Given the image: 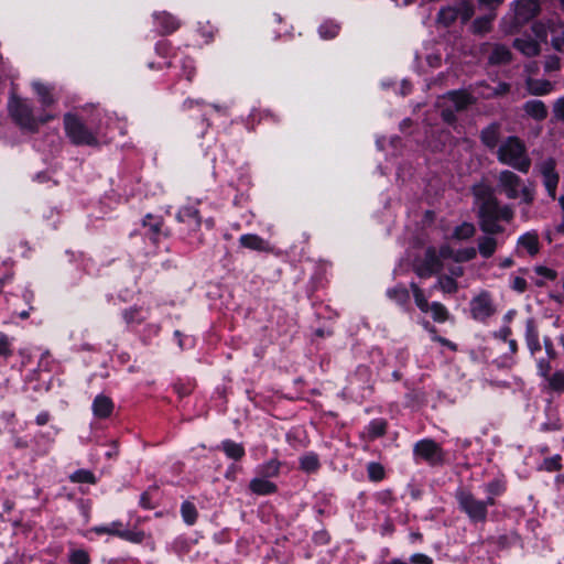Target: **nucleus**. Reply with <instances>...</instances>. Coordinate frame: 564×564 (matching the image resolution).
Returning a JSON list of instances; mask_svg holds the SVG:
<instances>
[{
	"mask_svg": "<svg viewBox=\"0 0 564 564\" xmlns=\"http://www.w3.org/2000/svg\"><path fill=\"white\" fill-rule=\"evenodd\" d=\"M497 160L521 173H528L531 159L525 143L516 135L502 140L496 150Z\"/></svg>",
	"mask_w": 564,
	"mask_h": 564,
	"instance_id": "nucleus-2",
	"label": "nucleus"
},
{
	"mask_svg": "<svg viewBox=\"0 0 564 564\" xmlns=\"http://www.w3.org/2000/svg\"><path fill=\"white\" fill-rule=\"evenodd\" d=\"M300 467L305 473H314L319 468L318 456L314 453H307L300 458Z\"/></svg>",
	"mask_w": 564,
	"mask_h": 564,
	"instance_id": "nucleus-36",
	"label": "nucleus"
},
{
	"mask_svg": "<svg viewBox=\"0 0 564 564\" xmlns=\"http://www.w3.org/2000/svg\"><path fill=\"white\" fill-rule=\"evenodd\" d=\"M440 256L436 254L435 250L429 249L425 254L424 264L417 269V273L421 276H430L441 270Z\"/></svg>",
	"mask_w": 564,
	"mask_h": 564,
	"instance_id": "nucleus-18",
	"label": "nucleus"
},
{
	"mask_svg": "<svg viewBox=\"0 0 564 564\" xmlns=\"http://www.w3.org/2000/svg\"><path fill=\"white\" fill-rule=\"evenodd\" d=\"M543 468L547 471H554L561 469L560 456L547 458L543 463Z\"/></svg>",
	"mask_w": 564,
	"mask_h": 564,
	"instance_id": "nucleus-56",
	"label": "nucleus"
},
{
	"mask_svg": "<svg viewBox=\"0 0 564 564\" xmlns=\"http://www.w3.org/2000/svg\"><path fill=\"white\" fill-rule=\"evenodd\" d=\"M93 531L97 534H110V535H117L119 538L130 540V541H137L134 539V534L130 532L129 530L123 529V525L120 521H113L106 525H98L93 529Z\"/></svg>",
	"mask_w": 564,
	"mask_h": 564,
	"instance_id": "nucleus-15",
	"label": "nucleus"
},
{
	"mask_svg": "<svg viewBox=\"0 0 564 564\" xmlns=\"http://www.w3.org/2000/svg\"><path fill=\"white\" fill-rule=\"evenodd\" d=\"M556 162L552 158H547L538 164V170L543 178V185L553 199L556 197V188L558 185L560 176L555 170Z\"/></svg>",
	"mask_w": 564,
	"mask_h": 564,
	"instance_id": "nucleus-12",
	"label": "nucleus"
},
{
	"mask_svg": "<svg viewBox=\"0 0 564 564\" xmlns=\"http://www.w3.org/2000/svg\"><path fill=\"white\" fill-rule=\"evenodd\" d=\"M553 112L557 119L564 120V98H560L555 101Z\"/></svg>",
	"mask_w": 564,
	"mask_h": 564,
	"instance_id": "nucleus-60",
	"label": "nucleus"
},
{
	"mask_svg": "<svg viewBox=\"0 0 564 564\" xmlns=\"http://www.w3.org/2000/svg\"><path fill=\"white\" fill-rule=\"evenodd\" d=\"M411 564H432L433 561L430 556L422 554V553H415L410 557Z\"/></svg>",
	"mask_w": 564,
	"mask_h": 564,
	"instance_id": "nucleus-58",
	"label": "nucleus"
},
{
	"mask_svg": "<svg viewBox=\"0 0 564 564\" xmlns=\"http://www.w3.org/2000/svg\"><path fill=\"white\" fill-rule=\"evenodd\" d=\"M527 89L531 95L543 96L550 94L553 90V85L551 82L545 79L528 78Z\"/></svg>",
	"mask_w": 564,
	"mask_h": 564,
	"instance_id": "nucleus-25",
	"label": "nucleus"
},
{
	"mask_svg": "<svg viewBox=\"0 0 564 564\" xmlns=\"http://www.w3.org/2000/svg\"><path fill=\"white\" fill-rule=\"evenodd\" d=\"M31 85L42 107H50L55 102L56 99L54 97L53 86L44 84L40 80H33Z\"/></svg>",
	"mask_w": 564,
	"mask_h": 564,
	"instance_id": "nucleus-16",
	"label": "nucleus"
},
{
	"mask_svg": "<svg viewBox=\"0 0 564 564\" xmlns=\"http://www.w3.org/2000/svg\"><path fill=\"white\" fill-rule=\"evenodd\" d=\"M239 243L241 247L254 251L269 252L272 250L269 241L264 240L263 238L254 234L241 235L239 238Z\"/></svg>",
	"mask_w": 564,
	"mask_h": 564,
	"instance_id": "nucleus-17",
	"label": "nucleus"
},
{
	"mask_svg": "<svg viewBox=\"0 0 564 564\" xmlns=\"http://www.w3.org/2000/svg\"><path fill=\"white\" fill-rule=\"evenodd\" d=\"M535 273L540 276H542L545 280H555L556 279V272L553 269H550L547 267L538 265L534 269Z\"/></svg>",
	"mask_w": 564,
	"mask_h": 564,
	"instance_id": "nucleus-55",
	"label": "nucleus"
},
{
	"mask_svg": "<svg viewBox=\"0 0 564 564\" xmlns=\"http://www.w3.org/2000/svg\"><path fill=\"white\" fill-rule=\"evenodd\" d=\"M8 111L11 118L23 129L36 131L40 124H44L55 118L54 115L44 113L34 116L32 105L23 98L15 95L14 91L8 101Z\"/></svg>",
	"mask_w": 564,
	"mask_h": 564,
	"instance_id": "nucleus-3",
	"label": "nucleus"
},
{
	"mask_svg": "<svg viewBox=\"0 0 564 564\" xmlns=\"http://www.w3.org/2000/svg\"><path fill=\"white\" fill-rule=\"evenodd\" d=\"M452 4L462 22H467L474 15L475 10L471 0H453Z\"/></svg>",
	"mask_w": 564,
	"mask_h": 564,
	"instance_id": "nucleus-29",
	"label": "nucleus"
},
{
	"mask_svg": "<svg viewBox=\"0 0 564 564\" xmlns=\"http://www.w3.org/2000/svg\"><path fill=\"white\" fill-rule=\"evenodd\" d=\"M513 13L508 18H503L501 21V28L505 33L513 34L532 18H534L540 10L536 0H516L512 4Z\"/></svg>",
	"mask_w": 564,
	"mask_h": 564,
	"instance_id": "nucleus-5",
	"label": "nucleus"
},
{
	"mask_svg": "<svg viewBox=\"0 0 564 564\" xmlns=\"http://www.w3.org/2000/svg\"><path fill=\"white\" fill-rule=\"evenodd\" d=\"M69 478L73 482H82V484H84V482L95 484L96 482L95 475L90 470H87V469L76 470L75 473H73L70 475Z\"/></svg>",
	"mask_w": 564,
	"mask_h": 564,
	"instance_id": "nucleus-44",
	"label": "nucleus"
},
{
	"mask_svg": "<svg viewBox=\"0 0 564 564\" xmlns=\"http://www.w3.org/2000/svg\"><path fill=\"white\" fill-rule=\"evenodd\" d=\"M538 373L545 380L550 377L551 364L549 360L541 358L536 361Z\"/></svg>",
	"mask_w": 564,
	"mask_h": 564,
	"instance_id": "nucleus-54",
	"label": "nucleus"
},
{
	"mask_svg": "<svg viewBox=\"0 0 564 564\" xmlns=\"http://www.w3.org/2000/svg\"><path fill=\"white\" fill-rule=\"evenodd\" d=\"M148 317V312L142 308L131 307L123 312V318L129 325H139Z\"/></svg>",
	"mask_w": 564,
	"mask_h": 564,
	"instance_id": "nucleus-35",
	"label": "nucleus"
},
{
	"mask_svg": "<svg viewBox=\"0 0 564 564\" xmlns=\"http://www.w3.org/2000/svg\"><path fill=\"white\" fill-rule=\"evenodd\" d=\"M249 488L257 495H270L276 491L275 484L260 476L251 479Z\"/></svg>",
	"mask_w": 564,
	"mask_h": 564,
	"instance_id": "nucleus-23",
	"label": "nucleus"
},
{
	"mask_svg": "<svg viewBox=\"0 0 564 564\" xmlns=\"http://www.w3.org/2000/svg\"><path fill=\"white\" fill-rule=\"evenodd\" d=\"M547 386L552 391L564 392V371H555L547 379Z\"/></svg>",
	"mask_w": 564,
	"mask_h": 564,
	"instance_id": "nucleus-40",
	"label": "nucleus"
},
{
	"mask_svg": "<svg viewBox=\"0 0 564 564\" xmlns=\"http://www.w3.org/2000/svg\"><path fill=\"white\" fill-rule=\"evenodd\" d=\"M257 473L263 478L276 477L280 473V462L276 459H270L259 465Z\"/></svg>",
	"mask_w": 564,
	"mask_h": 564,
	"instance_id": "nucleus-33",
	"label": "nucleus"
},
{
	"mask_svg": "<svg viewBox=\"0 0 564 564\" xmlns=\"http://www.w3.org/2000/svg\"><path fill=\"white\" fill-rule=\"evenodd\" d=\"M367 433L370 438H377L386 433V422L383 420H373L367 426Z\"/></svg>",
	"mask_w": 564,
	"mask_h": 564,
	"instance_id": "nucleus-43",
	"label": "nucleus"
},
{
	"mask_svg": "<svg viewBox=\"0 0 564 564\" xmlns=\"http://www.w3.org/2000/svg\"><path fill=\"white\" fill-rule=\"evenodd\" d=\"M50 421V414L47 412H41L36 415L35 422L37 425H44Z\"/></svg>",
	"mask_w": 564,
	"mask_h": 564,
	"instance_id": "nucleus-63",
	"label": "nucleus"
},
{
	"mask_svg": "<svg viewBox=\"0 0 564 564\" xmlns=\"http://www.w3.org/2000/svg\"><path fill=\"white\" fill-rule=\"evenodd\" d=\"M502 2L503 0H478L480 9L487 10L488 13H496L495 11Z\"/></svg>",
	"mask_w": 564,
	"mask_h": 564,
	"instance_id": "nucleus-53",
	"label": "nucleus"
},
{
	"mask_svg": "<svg viewBox=\"0 0 564 564\" xmlns=\"http://www.w3.org/2000/svg\"><path fill=\"white\" fill-rule=\"evenodd\" d=\"M510 335L511 329L509 326H503L498 332L495 333V336L502 340H507Z\"/></svg>",
	"mask_w": 564,
	"mask_h": 564,
	"instance_id": "nucleus-62",
	"label": "nucleus"
},
{
	"mask_svg": "<svg viewBox=\"0 0 564 564\" xmlns=\"http://www.w3.org/2000/svg\"><path fill=\"white\" fill-rule=\"evenodd\" d=\"M181 514L184 522L192 525L196 522L198 512L194 503L191 501H184L181 506Z\"/></svg>",
	"mask_w": 564,
	"mask_h": 564,
	"instance_id": "nucleus-38",
	"label": "nucleus"
},
{
	"mask_svg": "<svg viewBox=\"0 0 564 564\" xmlns=\"http://www.w3.org/2000/svg\"><path fill=\"white\" fill-rule=\"evenodd\" d=\"M512 53L503 44H495L492 46L491 53L488 56V62L491 65H500V64H507L511 61Z\"/></svg>",
	"mask_w": 564,
	"mask_h": 564,
	"instance_id": "nucleus-21",
	"label": "nucleus"
},
{
	"mask_svg": "<svg viewBox=\"0 0 564 564\" xmlns=\"http://www.w3.org/2000/svg\"><path fill=\"white\" fill-rule=\"evenodd\" d=\"M498 246V241L491 235L487 234L486 236L478 238V251L480 256L485 259H488L494 256Z\"/></svg>",
	"mask_w": 564,
	"mask_h": 564,
	"instance_id": "nucleus-28",
	"label": "nucleus"
},
{
	"mask_svg": "<svg viewBox=\"0 0 564 564\" xmlns=\"http://www.w3.org/2000/svg\"><path fill=\"white\" fill-rule=\"evenodd\" d=\"M476 254L477 250L475 248H465L457 251L455 254L453 250L447 246L441 248V258H454L457 262L471 260L476 257Z\"/></svg>",
	"mask_w": 564,
	"mask_h": 564,
	"instance_id": "nucleus-26",
	"label": "nucleus"
},
{
	"mask_svg": "<svg viewBox=\"0 0 564 564\" xmlns=\"http://www.w3.org/2000/svg\"><path fill=\"white\" fill-rule=\"evenodd\" d=\"M64 127L67 137L77 145H95L97 139L95 134L74 115L66 113L64 117Z\"/></svg>",
	"mask_w": 564,
	"mask_h": 564,
	"instance_id": "nucleus-8",
	"label": "nucleus"
},
{
	"mask_svg": "<svg viewBox=\"0 0 564 564\" xmlns=\"http://www.w3.org/2000/svg\"><path fill=\"white\" fill-rule=\"evenodd\" d=\"M458 19L456 10L453 4L442 8L437 14V22L448 26Z\"/></svg>",
	"mask_w": 564,
	"mask_h": 564,
	"instance_id": "nucleus-37",
	"label": "nucleus"
},
{
	"mask_svg": "<svg viewBox=\"0 0 564 564\" xmlns=\"http://www.w3.org/2000/svg\"><path fill=\"white\" fill-rule=\"evenodd\" d=\"M560 68V58L555 55H551L545 59L544 69L550 73Z\"/></svg>",
	"mask_w": 564,
	"mask_h": 564,
	"instance_id": "nucleus-57",
	"label": "nucleus"
},
{
	"mask_svg": "<svg viewBox=\"0 0 564 564\" xmlns=\"http://www.w3.org/2000/svg\"><path fill=\"white\" fill-rule=\"evenodd\" d=\"M486 88H487V90L482 91L481 95L485 98H490V97H494V96H501V95L507 94L509 91V89H510V86L507 83H499L494 88H490V87H486Z\"/></svg>",
	"mask_w": 564,
	"mask_h": 564,
	"instance_id": "nucleus-48",
	"label": "nucleus"
},
{
	"mask_svg": "<svg viewBox=\"0 0 564 564\" xmlns=\"http://www.w3.org/2000/svg\"><path fill=\"white\" fill-rule=\"evenodd\" d=\"M505 490V486L499 480L490 481L485 486V492L487 494V497H492V500L495 501V497L500 496Z\"/></svg>",
	"mask_w": 564,
	"mask_h": 564,
	"instance_id": "nucleus-47",
	"label": "nucleus"
},
{
	"mask_svg": "<svg viewBox=\"0 0 564 564\" xmlns=\"http://www.w3.org/2000/svg\"><path fill=\"white\" fill-rule=\"evenodd\" d=\"M440 288L444 293H455L457 290L456 281L451 276H441L433 289Z\"/></svg>",
	"mask_w": 564,
	"mask_h": 564,
	"instance_id": "nucleus-46",
	"label": "nucleus"
},
{
	"mask_svg": "<svg viewBox=\"0 0 564 564\" xmlns=\"http://www.w3.org/2000/svg\"><path fill=\"white\" fill-rule=\"evenodd\" d=\"M455 497L459 509L474 522H484L487 518V508L494 506L492 497L479 500L471 492L464 489H458Z\"/></svg>",
	"mask_w": 564,
	"mask_h": 564,
	"instance_id": "nucleus-6",
	"label": "nucleus"
},
{
	"mask_svg": "<svg viewBox=\"0 0 564 564\" xmlns=\"http://www.w3.org/2000/svg\"><path fill=\"white\" fill-rule=\"evenodd\" d=\"M511 288L519 293L524 292L527 290L525 279L521 276H514L511 282Z\"/></svg>",
	"mask_w": 564,
	"mask_h": 564,
	"instance_id": "nucleus-59",
	"label": "nucleus"
},
{
	"mask_svg": "<svg viewBox=\"0 0 564 564\" xmlns=\"http://www.w3.org/2000/svg\"><path fill=\"white\" fill-rule=\"evenodd\" d=\"M532 34L516 37L513 47L527 57H533L541 53V43L546 41V26L542 22H535L531 26Z\"/></svg>",
	"mask_w": 564,
	"mask_h": 564,
	"instance_id": "nucleus-7",
	"label": "nucleus"
},
{
	"mask_svg": "<svg viewBox=\"0 0 564 564\" xmlns=\"http://www.w3.org/2000/svg\"><path fill=\"white\" fill-rule=\"evenodd\" d=\"M9 354V343L6 335L0 334V356Z\"/></svg>",
	"mask_w": 564,
	"mask_h": 564,
	"instance_id": "nucleus-61",
	"label": "nucleus"
},
{
	"mask_svg": "<svg viewBox=\"0 0 564 564\" xmlns=\"http://www.w3.org/2000/svg\"><path fill=\"white\" fill-rule=\"evenodd\" d=\"M523 109L527 115L536 120H543L547 116V109L544 102L538 99L527 101Z\"/></svg>",
	"mask_w": 564,
	"mask_h": 564,
	"instance_id": "nucleus-27",
	"label": "nucleus"
},
{
	"mask_svg": "<svg viewBox=\"0 0 564 564\" xmlns=\"http://www.w3.org/2000/svg\"><path fill=\"white\" fill-rule=\"evenodd\" d=\"M518 247L524 249L530 256H534L539 251V237L534 231L527 232L519 237Z\"/></svg>",
	"mask_w": 564,
	"mask_h": 564,
	"instance_id": "nucleus-24",
	"label": "nucleus"
},
{
	"mask_svg": "<svg viewBox=\"0 0 564 564\" xmlns=\"http://www.w3.org/2000/svg\"><path fill=\"white\" fill-rule=\"evenodd\" d=\"M93 413L98 419L110 416L113 411L111 399L105 394H98L93 401Z\"/></svg>",
	"mask_w": 564,
	"mask_h": 564,
	"instance_id": "nucleus-19",
	"label": "nucleus"
},
{
	"mask_svg": "<svg viewBox=\"0 0 564 564\" xmlns=\"http://www.w3.org/2000/svg\"><path fill=\"white\" fill-rule=\"evenodd\" d=\"M338 32L339 25L332 21L324 22L323 24H321L318 29L321 37L325 40L334 39L338 34Z\"/></svg>",
	"mask_w": 564,
	"mask_h": 564,
	"instance_id": "nucleus-41",
	"label": "nucleus"
},
{
	"mask_svg": "<svg viewBox=\"0 0 564 564\" xmlns=\"http://www.w3.org/2000/svg\"><path fill=\"white\" fill-rule=\"evenodd\" d=\"M411 289L413 292V296H414L416 306L423 313H427L430 311L431 304H429L427 297L424 295L423 291L415 283H411Z\"/></svg>",
	"mask_w": 564,
	"mask_h": 564,
	"instance_id": "nucleus-39",
	"label": "nucleus"
},
{
	"mask_svg": "<svg viewBox=\"0 0 564 564\" xmlns=\"http://www.w3.org/2000/svg\"><path fill=\"white\" fill-rule=\"evenodd\" d=\"M413 453L415 458L423 459L431 465H437L444 460L442 447L430 438L421 440L415 443Z\"/></svg>",
	"mask_w": 564,
	"mask_h": 564,
	"instance_id": "nucleus-11",
	"label": "nucleus"
},
{
	"mask_svg": "<svg viewBox=\"0 0 564 564\" xmlns=\"http://www.w3.org/2000/svg\"><path fill=\"white\" fill-rule=\"evenodd\" d=\"M498 189L509 199L521 198L525 205L533 203L535 191L532 185H525L521 177L510 170H503L498 175Z\"/></svg>",
	"mask_w": 564,
	"mask_h": 564,
	"instance_id": "nucleus-4",
	"label": "nucleus"
},
{
	"mask_svg": "<svg viewBox=\"0 0 564 564\" xmlns=\"http://www.w3.org/2000/svg\"><path fill=\"white\" fill-rule=\"evenodd\" d=\"M469 312L473 319L486 323L496 313L492 296L487 291H481L469 302Z\"/></svg>",
	"mask_w": 564,
	"mask_h": 564,
	"instance_id": "nucleus-10",
	"label": "nucleus"
},
{
	"mask_svg": "<svg viewBox=\"0 0 564 564\" xmlns=\"http://www.w3.org/2000/svg\"><path fill=\"white\" fill-rule=\"evenodd\" d=\"M154 19L163 33H171L180 26V22L166 12L155 13Z\"/></svg>",
	"mask_w": 564,
	"mask_h": 564,
	"instance_id": "nucleus-30",
	"label": "nucleus"
},
{
	"mask_svg": "<svg viewBox=\"0 0 564 564\" xmlns=\"http://www.w3.org/2000/svg\"><path fill=\"white\" fill-rule=\"evenodd\" d=\"M525 343L532 356L541 350L539 330L532 318H529L525 323Z\"/></svg>",
	"mask_w": 564,
	"mask_h": 564,
	"instance_id": "nucleus-20",
	"label": "nucleus"
},
{
	"mask_svg": "<svg viewBox=\"0 0 564 564\" xmlns=\"http://www.w3.org/2000/svg\"><path fill=\"white\" fill-rule=\"evenodd\" d=\"M387 296L401 306H405L410 301V294L406 288L398 285L387 291Z\"/></svg>",
	"mask_w": 564,
	"mask_h": 564,
	"instance_id": "nucleus-32",
	"label": "nucleus"
},
{
	"mask_svg": "<svg viewBox=\"0 0 564 564\" xmlns=\"http://www.w3.org/2000/svg\"><path fill=\"white\" fill-rule=\"evenodd\" d=\"M221 448L229 458L235 460L240 459L245 455L243 446L230 440L224 441Z\"/></svg>",
	"mask_w": 564,
	"mask_h": 564,
	"instance_id": "nucleus-34",
	"label": "nucleus"
},
{
	"mask_svg": "<svg viewBox=\"0 0 564 564\" xmlns=\"http://www.w3.org/2000/svg\"><path fill=\"white\" fill-rule=\"evenodd\" d=\"M546 26V34H551V43L557 52H564V24L558 19H550Z\"/></svg>",
	"mask_w": 564,
	"mask_h": 564,
	"instance_id": "nucleus-14",
	"label": "nucleus"
},
{
	"mask_svg": "<svg viewBox=\"0 0 564 564\" xmlns=\"http://www.w3.org/2000/svg\"><path fill=\"white\" fill-rule=\"evenodd\" d=\"M473 193L478 207L480 229L489 235L501 234L505 228L500 221L509 223L513 219L512 206L501 204L489 186L476 185Z\"/></svg>",
	"mask_w": 564,
	"mask_h": 564,
	"instance_id": "nucleus-1",
	"label": "nucleus"
},
{
	"mask_svg": "<svg viewBox=\"0 0 564 564\" xmlns=\"http://www.w3.org/2000/svg\"><path fill=\"white\" fill-rule=\"evenodd\" d=\"M180 67L183 72V75L187 80H192L195 74V66L193 59L185 57L178 61Z\"/></svg>",
	"mask_w": 564,
	"mask_h": 564,
	"instance_id": "nucleus-49",
	"label": "nucleus"
},
{
	"mask_svg": "<svg viewBox=\"0 0 564 564\" xmlns=\"http://www.w3.org/2000/svg\"><path fill=\"white\" fill-rule=\"evenodd\" d=\"M476 229L470 223H464L455 228L453 236L458 240H466L474 236Z\"/></svg>",
	"mask_w": 564,
	"mask_h": 564,
	"instance_id": "nucleus-42",
	"label": "nucleus"
},
{
	"mask_svg": "<svg viewBox=\"0 0 564 564\" xmlns=\"http://www.w3.org/2000/svg\"><path fill=\"white\" fill-rule=\"evenodd\" d=\"M500 128L497 123H492L485 128L480 133L482 143L488 149H495L499 145Z\"/></svg>",
	"mask_w": 564,
	"mask_h": 564,
	"instance_id": "nucleus-22",
	"label": "nucleus"
},
{
	"mask_svg": "<svg viewBox=\"0 0 564 564\" xmlns=\"http://www.w3.org/2000/svg\"><path fill=\"white\" fill-rule=\"evenodd\" d=\"M368 476L371 480L378 481L383 478L384 471L381 465L377 463H370L368 465Z\"/></svg>",
	"mask_w": 564,
	"mask_h": 564,
	"instance_id": "nucleus-51",
	"label": "nucleus"
},
{
	"mask_svg": "<svg viewBox=\"0 0 564 564\" xmlns=\"http://www.w3.org/2000/svg\"><path fill=\"white\" fill-rule=\"evenodd\" d=\"M140 505L145 508V509H150L152 508L151 503H150V499H149V494L148 492H143L141 496H140Z\"/></svg>",
	"mask_w": 564,
	"mask_h": 564,
	"instance_id": "nucleus-64",
	"label": "nucleus"
},
{
	"mask_svg": "<svg viewBox=\"0 0 564 564\" xmlns=\"http://www.w3.org/2000/svg\"><path fill=\"white\" fill-rule=\"evenodd\" d=\"M429 312L432 313L434 321L438 322V323L445 322L448 317V311L446 310V307L443 304H441L438 302H433L430 305Z\"/></svg>",
	"mask_w": 564,
	"mask_h": 564,
	"instance_id": "nucleus-45",
	"label": "nucleus"
},
{
	"mask_svg": "<svg viewBox=\"0 0 564 564\" xmlns=\"http://www.w3.org/2000/svg\"><path fill=\"white\" fill-rule=\"evenodd\" d=\"M70 564H88L89 556L84 550H74L69 554Z\"/></svg>",
	"mask_w": 564,
	"mask_h": 564,
	"instance_id": "nucleus-50",
	"label": "nucleus"
},
{
	"mask_svg": "<svg viewBox=\"0 0 564 564\" xmlns=\"http://www.w3.org/2000/svg\"><path fill=\"white\" fill-rule=\"evenodd\" d=\"M178 223L186 224L191 230H197L202 226V218L196 206L186 205L178 209L176 214Z\"/></svg>",
	"mask_w": 564,
	"mask_h": 564,
	"instance_id": "nucleus-13",
	"label": "nucleus"
},
{
	"mask_svg": "<svg viewBox=\"0 0 564 564\" xmlns=\"http://www.w3.org/2000/svg\"><path fill=\"white\" fill-rule=\"evenodd\" d=\"M496 19V13H487L474 20L471 31L475 34H485L491 30L492 21Z\"/></svg>",
	"mask_w": 564,
	"mask_h": 564,
	"instance_id": "nucleus-31",
	"label": "nucleus"
},
{
	"mask_svg": "<svg viewBox=\"0 0 564 564\" xmlns=\"http://www.w3.org/2000/svg\"><path fill=\"white\" fill-rule=\"evenodd\" d=\"M143 225L149 227L153 232L158 234L161 229L162 220L159 217L147 215V217L143 220Z\"/></svg>",
	"mask_w": 564,
	"mask_h": 564,
	"instance_id": "nucleus-52",
	"label": "nucleus"
},
{
	"mask_svg": "<svg viewBox=\"0 0 564 564\" xmlns=\"http://www.w3.org/2000/svg\"><path fill=\"white\" fill-rule=\"evenodd\" d=\"M473 102V96L464 90H454L447 93L446 96L443 97V104L446 106V108L442 110V117L444 121L448 123L453 122L455 119L454 110H464Z\"/></svg>",
	"mask_w": 564,
	"mask_h": 564,
	"instance_id": "nucleus-9",
	"label": "nucleus"
}]
</instances>
